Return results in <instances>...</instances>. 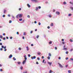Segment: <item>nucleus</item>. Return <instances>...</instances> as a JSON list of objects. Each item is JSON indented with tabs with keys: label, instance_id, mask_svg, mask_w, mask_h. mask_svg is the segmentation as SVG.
<instances>
[{
	"label": "nucleus",
	"instance_id": "f257e3e1",
	"mask_svg": "<svg viewBox=\"0 0 73 73\" xmlns=\"http://www.w3.org/2000/svg\"><path fill=\"white\" fill-rule=\"evenodd\" d=\"M19 17L20 18H21L23 15V14H19Z\"/></svg>",
	"mask_w": 73,
	"mask_h": 73
},
{
	"label": "nucleus",
	"instance_id": "f03ea898",
	"mask_svg": "<svg viewBox=\"0 0 73 73\" xmlns=\"http://www.w3.org/2000/svg\"><path fill=\"white\" fill-rule=\"evenodd\" d=\"M36 57L35 56H34V57L32 56L31 57V58L32 60H33V59H35L36 58Z\"/></svg>",
	"mask_w": 73,
	"mask_h": 73
},
{
	"label": "nucleus",
	"instance_id": "7ed1b4c3",
	"mask_svg": "<svg viewBox=\"0 0 73 73\" xmlns=\"http://www.w3.org/2000/svg\"><path fill=\"white\" fill-rule=\"evenodd\" d=\"M58 64L59 65L60 67V68H63V66L61 65V64H60L59 63H58Z\"/></svg>",
	"mask_w": 73,
	"mask_h": 73
},
{
	"label": "nucleus",
	"instance_id": "20e7f679",
	"mask_svg": "<svg viewBox=\"0 0 73 73\" xmlns=\"http://www.w3.org/2000/svg\"><path fill=\"white\" fill-rule=\"evenodd\" d=\"M56 14H57L58 15H60V13L58 11H56Z\"/></svg>",
	"mask_w": 73,
	"mask_h": 73
},
{
	"label": "nucleus",
	"instance_id": "39448f33",
	"mask_svg": "<svg viewBox=\"0 0 73 73\" xmlns=\"http://www.w3.org/2000/svg\"><path fill=\"white\" fill-rule=\"evenodd\" d=\"M26 61H27V60H25L23 62H22V64H23V65H24V64H25V63Z\"/></svg>",
	"mask_w": 73,
	"mask_h": 73
},
{
	"label": "nucleus",
	"instance_id": "423d86ee",
	"mask_svg": "<svg viewBox=\"0 0 73 73\" xmlns=\"http://www.w3.org/2000/svg\"><path fill=\"white\" fill-rule=\"evenodd\" d=\"M31 1H34V2H35V3H37V0H31Z\"/></svg>",
	"mask_w": 73,
	"mask_h": 73
},
{
	"label": "nucleus",
	"instance_id": "0eeeda50",
	"mask_svg": "<svg viewBox=\"0 0 73 73\" xmlns=\"http://www.w3.org/2000/svg\"><path fill=\"white\" fill-rule=\"evenodd\" d=\"M12 55L11 54L10 55V56H9V58H12Z\"/></svg>",
	"mask_w": 73,
	"mask_h": 73
},
{
	"label": "nucleus",
	"instance_id": "6e6552de",
	"mask_svg": "<svg viewBox=\"0 0 73 73\" xmlns=\"http://www.w3.org/2000/svg\"><path fill=\"white\" fill-rule=\"evenodd\" d=\"M48 64L49 65H52V62H48Z\"/></svg>",
	"mask_w": 73,
	"mask_h": 73
},
{
	"label": "nucleus",
	"instance_id": "1a4fd4ad",
	"mask_svg": "<svg viewBox=\"0 0 73 73\" xmlns=\"http://www.w3.org/2000/svg\"><path fill=\"white\" fill-rule=\"evenodd\" d=\"M24 57H25V60H27V56H26V55H25L24 56Z\"/></svg>",
	"mask_w": 73,
	"mask_h": 73
},
{
	"label": "nucleus",
	"instance_id": "9d476101",
	"mask_svg": "<svg viewBox=\"0 0 73 73\" xmlns=\"http://www.w3.org/2000/svg\"><path fill=\"white\" fill-rule=\"evenodd\" d=\"M27 6L28 7V8H30V7H31V5L29 4H27Z\"/></svg>",
	"mask_w": 73,
	"mask_h": 73
},
{
	"label": "nucleus",
	"instance_id": "9b49d317",
	"mask_svg": "<svg viewBox=\"0 0 73 73\" xmlns=\"http://www.w3.org/2000/svg\"><path fill=\"white\" fill-rule=\"evenodd\" d=\"M37 54L38 55H40V54H41V53L40 52H38Z\"/></svg>",
	"mask_w": 73,
	"mask_h": 73
},
{
	"label": "nucleus",
	"instance_id": "f8f14e48",
	"mask_svg": "<svg viewBox=\"0 0 73 73\" xmlns=\"http://www.w3.org/2000/svg\"><path fill=\"white\" fill-rule=\"evenodd\" d=\"M26 48L27 49V51H28L29 50V48H28V47L27 46Z\"/></svg>",
	"mask_w": 73,
	"mask_h": 73
},
{
	"label": "nucleus",
	"instance_id": "ddd939ff",
	"mask_svg": "<svg viewBox=\"0 0 73 73\" xmlns=\"http://www.w3.org/2000/svg\"><path fill=\"white\" fill-rule=\"evenodd\" d=\"M13 60H14V61H15V60H16V59L14 57L13 58Z\"/></svg>",
	"mask_w": 73,
	"mask_h": 73
},
{
	"label": "nucleus",
	"instance_id": "4468645a",
	"mask_svg": "<svg viewBox=\"0 0 73 73\" xmlns=\"http://www.w3.org/2000/svg\"><path fill=\"white\" fill-rule=\"evenodd\" d=\"M64 50H67V48H64Z\"/></svg>",
	"mask_w": 73,
	"mask_h": 73
},
{
	"label": "nucleus",
	"instance_id": "2eb2a0df",
	"mask_svg": "<svg viewBox=\"0 0 73 73\" xmlns=\"http://www.w3.org/2000/svg\"><path fill=\"white\" fill-rule=\"evenodd\" d=\"M68 73H71V70H69L68 71Z\"/></svg>",
	"mask_w": 73,
	"mask_h": 73
},
{
	"label": "nucleus",
	"instance_id": "dca6fc26",
	"mask_svg": "<svg viewBox=\"0 0 73 73\" xmlns=\"http://www.w3.org/2000/svg\"><path fill=\"white\" fill-rule=\"evenodd\" d=\"M50 26H51L52 27V26H53V23H52Z\"/></svg>",
	"mask_w": 73,
	"mask_h": 73
},
{
	"label": "nucleus",
	"instance_id": "f3484780",
	"mask_svg": "<svg viewBox=\"0 0 73 73\" xmlns=\"http://www.w3.org/2000/svg\"><path fill=\"white\" fill-rule=\"evenodd\" d=\"M19 21H22L23 20V19H21V18L20 19H19Z\"/></svg>",
	"mask_w": 73,
	"mask_h": 73
},
{
	"label": "nucleus",
	"instance_id": "a211bd4d",
	"mask_svg": "<svg viewBox=\"0 0 73 73\" xmlns=\"http://www.w3.org/2000/svg\"><path fill=\"white\" fill-rule=\"evenodd\" d=\"M70 42H73V40H72V39L70 40Z\"/></svg>",
	"mask_w": 73,
	"mask_h": 73
},
{
	"label": "nucleus",
	"instance_id": "6ab92c4d",
	"mask_svg": "<svg viewBox=\"0 0 73 73\" xmlns=\"http://www.w3.org/2000/svg\"><path fill=\"white\" fill-rule=\"evenodd\" d=\"M18 65H20V64H21V62H18Z\"/></svg>",
	"mask_w": 73,
	"mask_h": 73
},
{
	"label": "nucleus",
	"instance_id": "aec40b11",
	"mask_svg": "<svg viewBox=\"0 0 73 73\" xmlns=\"http://www.w3.org/2000/svg\"><path fill=\"white\" fill-rule=\"evenodd\" d=\"M38 7H36V11H37L38 10Z\"/></svg>",
	"mask_w": 73,
	"mask_h": 73
},
{
	"label": "nucleus",
	"instance_id": "412c9836",
	"mask_svg": "<svg viewBox=\"0 0 73 73\" xmlns=\"http://www.w3.org/2000/svg\"><path fill=\"white\" fill-rule=\"evenodd\" d=\"M49 56H50V57L51 56V54L50 53H49L48 54Z\"/></svg>",
	"mask_w": 73,
	"mask_h": 73
},
{
	"label": "nucleus",
	"instance_id": "4be33fe9",
	"mask_svg": "<svg viewBox=\"0 0 73 73\" xmlns=\"http://www.w3.org/2000/svg\"><path fill=\"white\" fill-rule=\"evenodd\" d=\"M68 16H72V14H69Z\"/></svg>",
	"mask_w": 73,
	"mask_h": 73
},
{
	"label": "nucleus",
	"instance_id": "5701e85b",
	"mask_svg": "<svg viewBox=\"0 0 73 73\" xmlns=\"http://www.w3.org/2000/svg\"><path fill=\"white\" fill-rule=\"evenodd\" d=\"M70 3L71 4H73V3L72 2H70Z\"/></svg>",
	"mask_w": 73,
	"mask_h": 73
},
{
	"label": "nucleus",
	"instance_id": "b1692460",
	"mask_svg": "<svg viewBox=\"0 0 73 73\" xmlns=\"http://www.w3.org/2000/svg\"><path fill=\"white\" fill-rule=\"evenodd\" d=\"M66 4V2H63V4L65 5V4Z\"/></svg>",
	"mask_w": 73,
	"mask_h": 73
},
{
	"label": "nucleus",
	"instance_id": "393cba45",
	"mask_svg": "<svg viewBox=\"0 0 73 73\" xmlns=\"http://www.w3.org/2000/svg\"><path fill=\"white\" fill-rule=\"evenodd\" d=\"M19 14L18 15H17V16H16V17H17V18H18V17H19Z\"/></svg>",
	"mask_w": 73,
	"mask_h": 73
},
{
	"label": "nucleus",
	"instance_id": "a878e982",
	"mask_svg": "<svg viewBox=\"0 0 73 73\" xmlns=\"http://www.w3.org/2000/svg\"><path fill=\"white\" fill-rule=\"evenodd\" d=\"M52 43V41H50L49 42V44H51Z\"/></svg>",
	"mask_w": 73,
	"mask_h": 73
},
{
	"label": "nucleus",
	"instance_id": "bb28decb",
	"mask_svg": "<svg viewBox=\"0 0 73 73\" xmlns=\"http://www.w3.org/2000/svg\"><path fill=\"white\" fill-rule=\"evenodd\" d=\"M47 58H48V60H49L50 58V57H49V56H48L47 57Z\"/></svg>",
	"mask_w": 73,
	"mask_h": 73
},
{
	"label": "nucleus",
	"instance_id": "cd10ccee",
	"mask_svg": "<svg viewBox=\"0 0 73 73\" xmlns=\"http://www.w3.org/2000/svg\"><path fill=\"white\" fill-rule=\"evenodd\" d=\"M38 37H39V36L37 35L36 36L37 38H38Z\"/></svg>",
	"mask_w": 73,
	"mask_h": 73
},
{
	"label": "nucleus",
	"instance_id": "c85d7f7f",
	"mask_svg": "<svg viewBox=\"0 0 73 73\" xmlns=\"http://www.w3.org/2000/svg\"><path fill=\"white\" fill-rule=\"evenodd\" d=\"M12 23V21L10 20L9 21V23Z\"/></svg>",
	"mask_w": 73,
	"mask_h": 73
},
{
	"label": "nucleus",
	"instance_id": "c756f323",
	"mask_svg": "<svg viewBox=\"0 0 73 73\" xmlns=\"http://www.w3.org/2000/svg\"><path fill=\"white\" fill-rule=\"evenodd\" d=\"M19 50H21V48L19 47Z\"/></svg>",
	"mask_w": 73,
	"mask_h": 73
},
{
	"label": "nucleus",
	"instance_id": "7c9ffc66",
	"mask_svg": "<svg viewBox=\"0 0 73 73\" xmlns=\"http://www.w3.org/2000/svg\"><path fill=\"white\" fill-rule=\"evenodd\" d=\"M6 48H7V46H5L4 47V49H6Z\"/></svg>",
	"mask_w": 73,
	"mask_h": 73
},
{
	"label": "nucleus",
	"instance_id": "2f4dec72",
	"mask_svg": "<svg viewBox=\"0 0 73 73\" xmlns=\"http://www.w3.org/2000/svg\"><path fill=\"white\" fill-rule=\"evenodd\" d=\"M37 59L38 60H40V58L39 57H38L37 58Z\"/></svg>",
	"mask_w": 73,
	"mask_h": 73
},
{
	"label": "nucleus",
	"instance_id": "473e14b6",
	"mask_svg": "<svg viewBox=\"0 0 73 73\" xmlns=\"http://www.w3.org/2000/svg\"><path fill=\"white\" fill-rule=\"evenodd\" d=\"M49 17H51L52 16L51 15H49Z\"/></svg>",
	"mask_w": 73,
	"mask_h": 73
},
{
	"label": "nucleus",
	"instance_id": "72a5a7b5",
	"mask_svg": "<svg viewBox=\"0 0 73 73\" xmlns=\"http://www.w3.org/2000/svg\"><path fill=\"white\" fill-rule=\"evenodd\" d=\"M38 24L39 25H41V23H40V22H39L38 23Z\"/></svg>",
	"mask_w": 73,
	"mask_h": 73
},
{
	"label": "nucleus",
	"instance_id": "f704fd0d",
	"mask_svg": "<svg viewBox=\"0 0 73 73\" xmlns=\"http://www.w3.org/2000/svg\"><path fill=\"white\" fill-rule=\"evenodd\" d=\"M27 17H28V18H30V16H29V15H27Z\"/></svg>",
	"mask_w": 73,
	"mask_h": 73
},
{
	"label": "nucleus",
	"instance_id": "c9c22d12",
	"mask_svg": "<svg viewBox=\"0 0 73 73\" xmlns=\"http://www.w3.org/2000/svg\"><path fill=\"white\" fill-rule=\"evenodd\" d=\"M44 61H45V59H43L42 61L43 63H44Z\"/></svg>",
	"mask_w": 73,
	"mask_h": 73
},
{
	"label": "nucleus",
	"instance_id": "e433bc0d",
	"mask_svg": "<svg viewBox=\"0 0 73 73\" xmlns=\"http://www.w3.org/2000/svg\"><path fill=\"white\" fill-rule=\"evenodd\" d=\"M3 17H5V15H3Z\"/></svg>",
	"mask_w": 73,
	"mask_h": 73
},
{
	"label": "nucleus",
	"instance_id": "4c0bfd02",
	"mask_svg": "<svg viewBox=\"0 0 73 73\" xmlns=\"http://www.w3.org/2000/svg\"><path fill=\"white\" fill-rule=\"evenodd\" d=\"M4 46H3V45H2V46H1L2 48H4Z\"/></svg>",
	"mask_w": 73,
	"mask_h": 73
},
{
	"label": "nucleus",
	"instance_id": "58836bf2",
	"mask_svg": "<svg viewBox=\"0 0 73 73\" xmlns=\"http://www.w3.org/2000/svg\"><path fill=\"white\" fill-rule=\"evenodd\" d=\"M6 12V10H5L4 11V13H5Z\"/></svg>",
	"mask_w": 73,
	"mask_h": 73
},
{
	"label": "nucleus",
	"instance_id": "ea45409f",
	"mask_svg": "<svg viewBox=\"0 0 73 73\" xmlns=\"http://www.w3.org/2000/svg\"><path fill=\"white\" fill-rule=\"evenodd\" d=\"M28 57H31V55H30V54H28Z\"/></svg>",
	"mask_w": 73,
	"mask_h": 73
},
{
	"label": "nucleus",
	"instance_id": "a19ab883",
	"mask_svg": "<svg viewBox=\"0 0 73 73\" xmlns=\"http://www.w3.org/2000/svg\"><path fill=\"white\" fill-rule=\"evenodd\" d=\"M55 49L56 50H57V47H55Z\"/></svg>",
	"mask_w": 73,
	"mask_h": 73
},
{
	"label": "nucleus",
	"instance_id": "79ce46f5",
	"mask_svg": "<svg viewBox=\"0 0 73 73\" xmlns=\"http://www.w3.org/2000/svg\"><path fill=\"white\" fill-rule=\"evenodd\" d=\"M66 54H68V52L66 51Z\"/></svg>",
	"mask_w": 73,
	"mask_h": 73
},
{
	"label": "nucleus",
	"instance_id": "37998d69",
	"mask_svg": "<svg viewBox=\"0 0 73 73\" xmlns=\"http://www.w3.org/2000/svg\"><path fill=\"white\" fill-rule=\"evenodd\" d=\"M32 33H33V31H31V32H30V33L32 34Z\"/></svg>",
	"mask_w": 73,
	"mask_h": 73
},
{
	"label": "nucleus",
	"instance_id": "c03bdc74",
	"mask_svg": "<svg viewBox=\"0 0 73 73\" xmlns=\"http://www.w3.org/2000/svg\"><path fill=\"white\" fill-rule=\"evenodd\" d=\"M3 45V43H0V45Z\"/></svg>",
	"mask_w": 73,
	"mask_h": 73
},
{
	"label": "nucleus",
	"instance_id": "a18cd8bd",
	"mask_svg": "<svg viewBox=\"0 0 73 73\" xmlns=\"http://www.w3.org/2000/svg\"><path fill=\"white\" fill-rule=\"evenodd\" d=\"M23 35H26V34H25V33H23Z\"/></svg>",
	"mask_w": 73,
	"mask_h": 73
},
{
	"label": "nucleus",
	"instance_id": "49530a36",
	"mask_svg": "<svg viewBox=\"0 0 73 73\" xmlns=\"http://www.w3.org/2000/svg\"><path fill=\"white\" fill-rule=\"evenodd\" d=\"M0 38H3V36L1 35H0Z\"/></svg>",
	"mask_w": 73,
	"mask_h": 73
},
{
	"label": "nucleus",
	"instance_id": "de8ad7c7",
	"mask_svg": "<svg viewBox=\"0 0 73 73\" xmlns=\"http://www.w3.org/2000/svg\"><path fill=\"white\" fill-rule=\"evenodd\" d=\"M62 44H65V42H62Z\"/></svg>",
	"mask_w": 73,
	"mask_h": 73
},
{
	"label": "nucleus",
	"instance_id": "09e8293b",
	"mask_svg": "<svg viewBox=\"0 0 73 73\" xmlns=\"http://www.w3.org/2000/svg\"><path fill=\"white\" fill-rule=\"evenodd\" d=\"M36 64H38V62H36Z\"/></svg>",
	"mask_w": 73,
	"mask_h": 73
},
{
	"label": "nucleus",
	"instance_id": "8fccbe9b",
	"mask_svg": "<svg viewBox=\"0 0 73 73\" xmlns=\"http://www.w3.org/2000/svg\"><path fill=\"white\" fill-rule=\"evenodd\" d=\"M12 16L13 18V19H15V17H14V16L12 15Z\"/></svg>",
	"mask_w": 73,
	"mask_h": 73
},
{
	"label": "nucleus",
	"instance_id": "3c124183",
	"mask_svg": "<svg viewBox=\"0 0 73 73\" xmlns=\"http://www.w3.org/2000/svg\"><path fill=\"white\" fill-rule=\"evenodd\" d=\"M10 39H12V37L11 36L10 37Z\"/></svg>",
	"mask_w": 73,
	"mask_h": 73
},
{
	"label": "nucleus",
	"instance_id": "603ef678",
	"mask_svg": "<svg viewBox=\"0 0 73 73\" xmlns=\"http://www.w3.org/2000/svg\"><path fill=\"white\" fill-rule=\"evenodd\" d=\"M44 56H42V59H44Z\"/></svg>",
	"mask_w": 73,
	"mask_h": 73
},
{
	"label": "nucleus",
	"instance_id": "864d4df0",
	"mask_svg": "<svg viewBox=\"0 0 73 73\" xmlns=\"http://www.w3.org/2000/svg\"><path fill=\"white\" fill-rule=\"evenodd\" d=\"M70 60H71L72 61H73V58H71L70 59Z\"/></svg>",
	"mask_w": 73,
	"mask_h": 73
},
{
	"label": "nucleus",
	"instance_id": "5fc2aeb1",
	"mask_svg": "<svg viewBox=\"0 0 73 73\" xmlns=\"http://www.w3.org/2000/svg\"><path fill=\"white\" fill-rule=\"evenodd\" d=\"M68 58L67 57V58H66V60H68Z\"/></svg>",
	"mask_w": 73,
	"mask_h": 73
},
{
	"label": "nucleus",
	"instance_id": "6e6d98bb",
	"mask_svg": "<svg viewBox=\"0 0 73 73\" xmlns=\"http://www.w3.org/2000/svg\"><path fill=\"white\" fill-rule=\"evenodd\" d=\"M31 46H33V44H31Z\"/></svg>",
	"mask_w": 73,
	"mask_h": 73
},
{
	"label": "nucleus",
	"instance_id": "4d7b16f0",
	"mask_svg": "<svg viewBox=\"0 0 73 73\" xmlns=\"http://www.w3.org/2000/svg\"><path fill=\"white\" fill-rule=\"evenodd\" d=\"M20 69L21 70L23 69V67H21Z\"/></svg>",
	"mask_w": 73,
	"mask_h": 73
},
{
	"label": "nucleus",
	"instance_id": "13d9d810",
	"mask_svg": "<svg viewBox=\"0 0 73 73\" xmlns=\"http://www.w3.org/2000/svg\"><path fill=\"white\" fill-rule=\"evenodd\" d=\"M47 28L48 29H49L50 28V27L49 26H48L47 27Z\"/></svg>",
	"mask_w": 73,
	"mask_h": 73
},
{
	"label": "nucleus",
	"instance_id": "bf43d9fd",
	"mask_svg": "<svg viewBox=\"0 0 73 73\" xmlns=\"http://www.w3.org/2000/svg\"><path fill=\"white\" fill-rule=\"evenodd\" d=\"M19 11H21V8H20L19 9Z\"/></svg>",
	"mask_w": 73,
	"mask_h": 73
},
{
	"label": "nucleus",
	"instance_id": "052dcab7",
	"mask_svg": "<svg viewBox=\"0 0 73 73\" xmlns=\"http://www.w3.org/2000/svg\"><path fill=\"white\" fill-rule=\"evenodd\" d=\"M38 8L39 9H40L41 7L40 6H39Z\"/></svg>",
	"mask_w": 73,
	"mask_h": 73
},
{
	"label": "nucleus",
	"instance_id": "680f3d73",
	"mask_svg": "<svg viewBox=\"0 0 73 73\" xmlns=\"http://www.w3.org/2000/svg\"><path fill=\"white\" fill-rule=\"evenodd\" d=\"M34 23H35V24H36V23H37V22H36V21H35Z\"/></svg>",
	"mask_w": 73,
	"mask_h": 73
},
{
	"label": "nucleus",
	"instance_id": "e2e57ef3",
	"mask_svg": "<svg viewBox=\"0 0 73 73\" xmlns=\"http://www.w3.org/2000/svg\"><path fill=\"white\" fill-rule=\"evenodd\" d=\"M45 3L46 4H48V2L47 1Z\"/></svg>",
	"mask_w": 73,
	"mask_h": 73
},
{
	"label": "nucleus",
	"instance_id": "0e129e2a",
	"mask_svg": "<svg viewBox=\"0 0 73 73\" xmlns=\"http://www.w3.org/2000/svg\"><path fill=\"white\" fill-rule=\"evenodd\" d=\"M52 73V70H50V73Z\"/></svg>",
	"mask_w": 73,
	"mask_h": 73
},
{
	"label": "nucleus",
	"instance_id": "69168bd1",
	"mask_svg": "<svg viewBox=\"0 0 73 73\" xmlns=\"http://www.w3.org/2000/svg\"><path fill=\"white\" fill-rule=\"evenodd\" d=\"M6 38L7 39H8V37L6 36Z\"/></svg>",
	"mask_w": 73,
	"mask_h": 73
},
{
	"label": "nucleus",
	"instance_id": "338daca9",
	"mask_svg": "<svg viewBox=\"0 0 73 73\" xmlns=\"http://www.w3.org/2000/svg\"><path fill=\"white\" fill-rule=\"evenodd\" d=\"M24 73H27V71H26L25 72H24Z\"/></svg>",
	"mask_w": 73,
	"mask_h": 73
},
{
	"label": "nucleus",
	"instance_id": "774afa93",
	"mask_svg": "<svg viewBox=\"0 0 73 73\" xmlns=\"http://www.w3.org/2000/svg\"><path fill=\"white\" fill-rule=\"evenodd\" d=\"M3 40H5V38H3Z\"/></svg>",
	"mask_w": 73,
	"mask_h": 73
}]
</instances>
